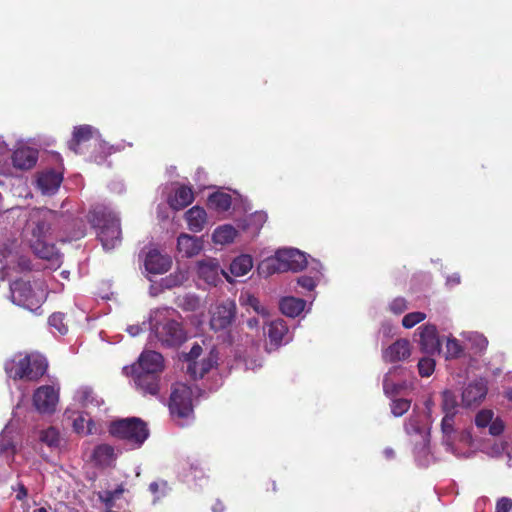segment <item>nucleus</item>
<instances>
[{
  "mask_svg": "<svg viewBox=\"0 0 512 512\" xmlns=\"http://www.w3.org/2000/svg\"><path fill=\"white\" fill-rule=\"evenodd\" d=\"M163 368L164 359L160 353L143 351L139 356L137 366H133V381L137 390L143 395H157Z\"/></svg>",
  "mask_w": 512,
  "mask_h": 512,
  "instance_id": "obj_1",
  "label": "nucleus"
},
{
  "mask_svg": "<svg viewBox=\"0 0 512 512\" xmlns=\"http://www.w3.org/2000/svg\"><path fill=\"white\" fill-rule=\"evenodd\" d=\"M180 318L173 308L158 309L151 315V330L162 345L177 346L185 341L186 334Z\"/></svg>",
  "mask_w": 512,
  "mask_h": 512,
  "instance_id": "obj_2",
  "label": "nucleus"
},
{
  "mask_svg": "<svg viewBox=\"0 0 512 512\" xmlns=\"http://www.w3.org/2000/svg\"><path fill=\"white\" fill-rule=\"evenodd\" d=\"M88 221L97 229V236L105 250H111L120 244V219L109 207L96 205L89 212Z\"/></svg>",
  "mask_w": 512,
  "mask_h": 512,
  "instance_id": "obj_3",
  "label": "nucleus"
},
{
  "mask_svg": "<svg viewBox=\"0 0 512 512\" xmlns=\"http://www.w3.org/2000/svg\"><path fill=\"white\" fill-rule=\"evenodd\" d=\"M48 363L45 357L32 353L18 355L5 364V371L10 378L36 381L47 371Z\"/></svg>",
  "mask_w": 512,
  "mask_h": 512,
  "instance_id": "obj_4",
  "label": "nucleus"
},
{
  "mask_svg": "<svg viewBox=\"0 0 512 512\" xmlns=\"http://www.w3.org/2000/svg\"><path fill=\"white\" fill-rule=\"evenodd\" d=\"M307 265L304 253L297 249H282L273 258L266 259L259 265L261 273L270 275L275 272L300 271Z\"/></svg>",
  "mask_w": 512,
  "mask_h": 512,
  "instance_id": "obj_5",
  "label": "nucleus"
},
{
  "mask_svg": "<svg viewBox=\"0 0 512 512\" xmlns=\"http://www.w3.org/2000/svg\"><path fill=\"white\" fill-rule=\"evenodd\" d=\"M11 300L32 312L38 311L46 300V291L41 283L32 287L29 282L17 280L10 284Z\"/></svg>",
  "mask_w": 512,
  "mask_h": 512,
  "instance_id": "obj_6",
  "label": "nucleus"
},
{
  "mask_svg": "<svg viewBox=\"0 0 512 512\" xmlns=\"http://www.w3.org/2000/svg\"><path fill=\"white\" fill-rule=\"evenodd\" d=\"M109 431L113 436L127 441L135 448L140 447L149 435L146 424L139 418L114 421L111 423Z\"/></svg>",
  "mask_w": 512,
  "mask_h": 512,
  "instance_id": "obj_7",
  "label": "nucleus"
},
{
  "mask_svg": "<svg viewBox=\"0 0 512 512\" xmlns=\"http://www.w3.org/2000/svg\"><path fill=\"white\" fill-rule=\"evenodd\" d=\"M192 388L184 383H177L173 386L169 408L172 416L180 419L189 418L193 413Z\"/></svg>",
  "mask_w": 512,
  "mask_h": 512,
  "instance_id": "obj_8",
  "label": "nucleus"
},
{
  "mask_svg": "<svg viewBox=\"0 0 512 512\" xmlns=\"http://www.w3.org/2000/svg\"><path fill=\"white\" fill-rule=\"evenodd\" d=\"M236 304L234 301L226 300L211 306L210 328L215 332L228 329L236 318Z\"/></svg>",
  "mask_w": 512,
  "mask_h": 512,
  "instance_id": "obj_9",
  "label": "nucleus"
},
{
  "mask_svg": "<svg viewBox=\"0 0 512 512\" xmlns=\"http://www.w3.org/2000/svg\"><path fill=\"white\" fill-rule=\"evenodd\" d=\"M38 148L27 141L17 143L12 155V162L15 168L20 170H29L33 168L38 161Z\"/></svg>",
  "mask_w": 512,
  "mask_h": 512,
  "instance_id": "obj_10",
  "label": "nucleus"
},
{
  "mask_svg": "<svg viewBox=\"0 0 512 512\" xmlns=\"http://www.w3.org/2000/svg\"><path fill=\"white\" fill-rule=\"evenodd\" d=\"M10 269L17 271L28 270L30 269V261L28 258L20 256L18 252L4 247L0 250V282L6 279V270Z\"/></svg>",
  "mask_w": 512,
  "mask_h": 512,
  "instance_id": "obj_11",
  "label": "nucleus"
},
{
  "mask_svg": "<svg viewBox=\"0 0 512 512\" xmlns=\"http://www.w3.org/2000/svg\"><path fill=\"white\" fill-rule=\"evenodd\" d=\"M196 265L198 278L210 286H216L221 282V274L230 281L229 276L220 268L218 261L214 258L200 260Z\"/></svg>",
  "mask_w": 512,
  "mask_h": 512,
  "instance_id": "obj_12",
  "label": "nucleus"
},
{
  "mask_svg": "<svg viewBox=\"0 0 512 512\" xmlns=\"http://www.w3.org/2000/svg\"><path fill=\"white\" fill-rule=\"evenodd\" d=\"M58 399V391L53 386H41L34 392L33 404L40 413H52Z\"/></svg>",
  "mask_w": 512,
  "mask_h": 512,
  "instance_id": "obj_13",
  "label": "nucleus"
},
{
  "mask_svg": "<svg viewBox=\"0 0 512 512\" xmlns=\"http://www.w3.org/2000/svg\"><path fill=\"white\" fill-rule=\"evenodd\" d=\"M419 331V344L421 350L429 355L440 353V340L437 333L436 326L432 324H426L418 328Z\"/></svg>",
  "mask_w": 512,
  "mask_h": 512,
  "instance_id": "obj_14",
  "label": "nucleus"
},
{
  "mask_svg": "<svg viewBox=\"0 0 512 512\" xmlns=\"http://www.w3.org/2000/svg\"><path fill=\"white\" fill-rule=\"evenodd\" d=\"M487 394V384L484 380H475L464 387L462 391V405L471 407L480 404Z\"/></svg>",
  "mask_w": 512,
  "mask_h": 512,
  "instance_id": "obj_15",
  "label": "nucleus"
},
{
  "mask_svg": "<svg viewBox=\"0 0 512 512\" xmlns=\"http://www.w3.org/2000/svg\"><path fill=\"white\" fill-rule=\"evenodd\" d=\"M145 269L152 274H163L167 272L172 264L168 255H162L158 250H150L145 258Z\"/></svg>",
  "mask_w": 512,
  "mask_h": 512,
  "instance_id": "obj_16",
  "label": "nucleus"
},
{
  "mask_svg": "<svg viewBox=\"0 0 512 512\" xmlns=\"http://www.w3.org/2000/svg\"><path fill=\"white\" fill-rule=\"evenodd\" d=\"M203 249V241L199 237L182 233L177 239V251L186 258L198 255Z\"/></svg>",
  "mask_w": 512,
  "mask_h": 512,
  "instance_id": "obj_17",
  "label": "nucleus"
},
{
  "mask_svg": "<svg viewBox=\"0 0 512 512\" xmlns=\"http://www.w3.org/2000/svg\"><path fill=\"white\" fill-rule=\"evenodd\" d=\"M63 176L54 170H48L40 173L37 178V186L43 194L52 195L60 187Z\"/></svg>",
  "mask_w": 512,
  "mask_h": 512,
  "instance_id": "obj_18",
  "label": "nucleus"
},
{
  "mask_svg": "<svg viewBox=\"0 0 512 512\" xmlns=\"http://www.w3.org/2000/svg\"><path fill=\"white\" fill-rule=\"evenodd\" d=\"M411 354L410 343L406 339H400L390 345L383 352L386 362H397L407 359Z\"/></svg>",
  "mask_w": 512,
  "mask_h": 512,
  "instance_id": "obj_19",
  "label": "nucleus"
},
{
  "mask_svg": "<svg viewBox=\"0 0 512 512\" xmlns=\"http://www.w3.org/2000/svg\"><path fill=\"white\" fill-rule=\"evenodd\" d=\"M455 416L456 415L452 414H444L441 421L442 443L447 447V450L453 454H456L454 442L457 438V431L454 428Z\"/></svg>",
  "mask_w": 512,
  "mask_h": 512,
  "instance_id": "obj_20",
  "label": "nucleus"
},
{
  "mask_svg": "<svg viewBox=\"0 0 512 512\" xmlns=\"http://www.w3.org/2000/svg\"><path fill=\"white\" fill-rule=\"evenodd\" d=\"M217 363V355L211 351L206 358L199 362L189 363L187 366V373L193 378H202L208 373Z\"/></svg>",
  "mask_w": 512,
  "mask_h": 512,
  "instance_id": "obj_21",
  "label": "nucleus"
},
{
  "mask_svg": "<svg viewBox=\"0 0 512 512\" xmlns=\"http://www.w3.org/2000/svg\"><path fill=\"white\" fill-rule=\"evenodd\" d=\"M405 431L407 432V434H415L421 438V451L425 453L429 442V428L421 425V416L418 414H412L405 424Z\"/></svg>",
  "mask_w": 512,
  "mask_h": 512,
  "instance_id": "obj_22",
  "label": "nucleus"
},
{
  "mask_svg": "<svg viewBox=\"0 0 512 512\" xmlns=\"http://www.w3.org/2000/svg\"><path fill=\"white\" fill-rule=\"evenodd\" d=\"M74 401L87 410L99 408L104 403L103 399L98 397L94 393L93 389L87 386L80 387L76 391L74 395Z\"/></svg>",
  "mask_w": 512,
  "mask_h": 512,
  "instance_id": "obj_23",
  "label": "nucleus"
},
{
  "mask_svg": "<svg viewBox=\"0 0 512 512\" xmlns=\"http://www.w3.org/2000/svg\"><path fill=\"white\" fill-rule=\"evenodd\" d=\"M288 328L282 319H276L269 323L267 329V336L271 345L278 347L283 343H287Z\"/></svg>",
  "mask_w": 512,
  "mask_h": 512,
  "instance_id": "obj_24",
  "label": "nucleus"
},
{
  "mask_svg": "<svg viewBox=\"0 0 512 512\" xmlns=\"http://www.w3.org/2000/svg\"><path fill=\"white\" fill-rule=\"evenodd\" d=\"M188 228L193 232H200L206 224V212L199 206H194L185 213Z\"/></svg>",
  "mask_w": 512,
  "mask_h": 512,
  "instance_id": "obj_25",
  "label": "nucleus"
},
{
  "mask_svg": "<svg viewBox=\"0 0 512 512\" xmlns=\"http://www.w3.org/2000/svg\"><path fill=\"white\" fill-rule=\"evenodd\" d=\"M92 457L98 466L107 467L114 462L116 454L112 446L101 444L95 447Z\"/></svg>",
  "mask_w": 512,
  "mask_h": 512,
  "instance_id": "obj_26",
  "label": "nucleus"
},
{
  "mask_svg": "<svg viewBox=\"0 0 512 512\" xmlns=\"http://www.w3.org/2000/svg\"><path fill=\"white\" fill-rule=\"evenodd\" d=\"M193 200L192 189L188 186H181L176 189L174 196L169 200V204L173 209L181 210L191 204Z\"/></svg>",
  "mask_w": 512,
  "mask_h": 512,
  "instance_id": "obj_27",
  "label": "nucleus"
},
{
  "mask_svg": "<svg viewBox=\"0 0 512 512\" xmlns=\"http://www.w3.org/2000/svg\"><path fill=\"white\" fill-rule=\"evenodd\" d=\"M305 305L303 299L288 296L280 301V310L288 317H296L304 310Z\"/></svg>",
  "mask_w": 512,
  "mask_h": 512,
  "instance_id": "obj_28",
  "label": "nucleus"
},
{
  "mask_svg": "<svg viewBox=\"0 0 512 512\" xmlns=\"http://www.w3.org/2000/svg\"><path fill=\"white\" fill-rule=\"evenodd\" d=\"M240 304L247 310L252 309L262 317H268L269 310L266 306L262 305L257 297L249 292L242 293L239 298Z\"/></svg>",
  "mask_w": 512,
  "mask_h": 512,
  "instance_id": "obj_29",
  "label": "nucleus"
},
{
  "mask_svg": "<svg viewBox=\"0 0 512 512\" xmlns=\"http://www.w3.org/2000/svg\"><path fill=\"white\" fill-rule=\"evenodd\" d=\"M50 212H37L36 220H31V224H35V227L32 228V235L34 240H45L46 234L50 229L49 223L47 222V215Z\"/></svg>",
  "mask_w": 512,
  "mask_h": 512,
  "instance_id": "obj_30",
  "label": "nucleus"
},
{
  "mask_svg": "<svg viewBox=\"0 0 512 512\" xmlns=\"http://www.w3.org/2000/svg\"><path fill=\"white\" fill-rule=\"evenodd\" d=\"M16 452L13 430L6 426L0 434V455L13 457Z\"/></svg>",
  "mask_w": 512,
  "mask_h": 512,
  "instance_id": "obj_31",
  "label": "nucleus"
},
{
  "mask_svg": "<svg viewBox=\"0 0 512 512\" xmlns=\"http://www.w3.org/2000/svg\"><path fill=\"white\" fill-rule=\"evenodd\" d=\"M31 248L34 253L42 259L53 260L54 258H58L56 247L53 244L47 243L45 240L32 241Z\"/></svg>",
  "mask_w": 512,
  "mask_h": 512,
  "instance_id": "obj_32",
  "label": "nucleus"
},
{
  "mask_svg": "<svg viewBox=\"0 0 512 512\" xmlns=\"http://www.w3.org/2000/svg\"><path fill=\"white\" fill-rule=\"evenodd\" d=\"M461 336L470 344V349L476 354L483 353L488 346L486 337L478 332H463Z\"/></svg>",
  "mask_w": 512,
  "mask_h": 512,
  "instance_id": "obj_33",
  "label": "nucleus"
},
{
  "mask_svg": "<svg viewBox=\"0 0 512 512\" xmlns=\"http://www.w3.org/2000/svg\"><path fill=\"white\" fill-rule=\"evenodd\" d=\"M253 267V260L250 255H240L230 265L231 274L239 277L246 275Z\"/></svg>",
  "mask_w": 512,
  "mask_h": 512,
  "instance_id": "obj_34",
  "label": "nucleus"
},
{
  "mask_svg": "<svg viewBox=\"0 0 512 512\" xmlns=\"http://www.w3.org/2000/svg\"><path fill=\"white\" fill-rule=\"evenodd\" d=\"M237 235L236 229L232 225H222L216 228L213 232L212 239L216 244L231 243Z\"/></svg>",
  "mask_w": 512,
  "mask_h": 512,
  "instance_id": "obj_35",
  "label": "nucleus"
},
{
  "mask_svg": "<svg viewBox=\"0 0 512 512\" xmlns=\"http://www.w3.org/2000/svg\"><path fill=\"white\" fill-rule=\"evenodd\" d=\"M311 273L313 275H303L298 278V284L307 290H313L322 276L321 264L319 262L315 261L313 263Z\"/></svg>",
  "mask_w": 512,
  "mask_h": 512,
  "instance_id": "obj_36",
  "label": "nucleus"
},
{
  "mask_svg": "<svg viewBox=\"0 0 512 512\" xmlns=\"http://www.w3.org/2000/svg\"><path fill=\"white\" fill-rule=\"evenodd\" d=\"M208 205L218 212L227 211L231 206V196L224 192H216L209 196Z\"/></svg>",
  "mask_w": 512,
  "mask_h": 512,
  "instance_id": "obj_37",
  "label": "nucleus"
},
{
  "mask_svg": "<svg viewBox=\"0 0 512 512\" xmlns=\"http://www.w3.org/2000/svg\"><path fill=\"white\" fill-rule=\"evenodd\" d=\"M73 428L75 432L84 435H90L97 432V429L92 419L84 414H79L73 420Z\"/></svg>",
  "mask_w": 512,
  "mask_h": 512,
  "instance_id": "obj_38",
  "label": "nucleus"
},
{
  "mask_svg": "<svg viewBox=\"0 0 512 512\" xmlns=\"http://www.w3.org/2000/svg\"><path fill=\"white\" fill-rule=\"evenodd\" d=\"M39 440L49 448H58L62 439L60 432L55 427H48L39 432Z\"/></svg>",
  "mask_w": 512,
  "mask_h": 512,
  "instance_id": "obj_39",
  "label": "nucleus"
},
{
  "mask_svg": "<svg viewBox=\"0 0 512 512\" xmlns=\"http://www.w3.org/2000/svg\"><path fill=\"white\" fill-rule=\"evenodd\" d=\"M441 407L444 414H457L458 401L457 396L450 390H445L441 394Z\"/></svg>",
  "mask_w": 512,
  "mask_h": 512,
  "instance_id": "obj_40",
  "label": "nucleus"
},
{
  "mask_svg": "<svg viewBox=\"0 0 512 512\" xmlns=\"http://www.w3.org/2000/svg\"><path fill=\"white\" fill-rule=\"evenodd\" d=\"M463 353V347L455 337H448L446 341V358H459Z\"/></svg>",
  "mask_w": 512,
  "mask_h": 512,
  "instance_id": "obj_41",
  "label": "nucleus"
},
{
  "mask_svg": "<svg viewBox=\"0 0 512 512\" xmlns=\"http://www.w3.org/2000/svg\"><path fill=\"white\" fill-rule=\"evenodd\" d=\"M410 406L411 402L408 399H393L391 402V412L395 417H400L409 410Z\"/></svg>",
  "mask_w": 512,
  "mask_h": 512,
  "instance_id": "obj_42",
  "label": "nucleus"
},
{
  "mask_svg": "<svg viewBox=\"0 0 512 512\" xmlns=\"http://www.w3.org/2000/svg\"><path fill=\"white\" fill-rule=\"evenodd\" d=\"M419 374L422 377H429L435 370V360L430 357H424L418 362Z\"/></svg>",
  "mask_w": 512,
  "mask_h": 512,
  "instance_id": "obj_43",
  "label": "nucleus"
},
{
  "mask_svg": "<svg viewBox=\"0 0 512 512\" xmlns=\"http://www.w3.org/2000/svg\"><path fill=\"white\" fill-rule=\"evenodd\" d=\"M65 316L62 313H54L49 318V324L51 327L56 329L61 335H64L68 331V327L64 322Z\"/></svg>",
  "mask_w": 512,
  "mask_h": 512,
  "instance_id": "obj_44",
  "label": "nucleus"
},
{
  "mask_svg": "<svg viewBox=\"0 0 512 512\" xmlns=\"http://www.w3.org/2000/svg\"><path fill=\"white\" fill-rule=\"evenodd\" d=\"M266 220L267 215L264 212H255L254 214L250 215L247 225L243 226V228L248 229L249 227H253L254 232L257 233L262 225L266 222Z\"/></svg>",
  "mask_w": 512,
  "mask_h": 512,
  "instance_id": "obj_45",
  "label": "nucleus"
},
{
  "mask_svg": "<svg viewBox=\"0 0 512 512\" xmlns=\"http://www.w3.org/2000/svg\"><path fill=\"white\" fill-rule=\"evenodd\" d=\"M426 318L423 312H411L406 314L402 319V324L405 328H412Z\"/></svg>",
  "mask_w": 512,
  "mask_h": 512,
  "instance_id": "obj_46",
  "label": "nucleus"
},
{
  "mask_svg": "<svg viewBox=\"0 0 512 512\" xmlns=\"http://www.w3.org/2000/svg\"><path fill=\"white\" fill-rule=\"evenodd\" d=\"M494 413L492 410L483 409L479 411L475 417V424L478 428L488 427L492 421Z\"/></svg>",
  "mask_w": 512,
  "mask_h": 512,
  "instance_id": "obj_47",
  "label": "nucleus"
},
{
  "mask_svg": "<svg viewBox=\"0 0 512 512\" xmlns=\"http://www.w3.org/2000/svg\"><path fill=\"white\" fill-rule=\"evenodd\" d=\"M123 493V488L118 487L113 491H104L100 495V499L105 503L106 507H112L116 499H118Z\"/></svg>",
  "mask_w": 512,
  "mask_h": 512,
  "instance_id": "obj_48",
  "label": "nucleus"
},
{
  "mask_svg": "<svg viewBox=\"0 0 512 512\" xmlns=\"http://www.w3.org/2000/svg\"><path fill=\"white\" fill-rule=\"evenodd\" d=\"M398 370H399L398 368H393L384 377L383 388H384L385 394H387V395L393 394V393L397 392L399 389V386L391 380L392 373L397 372Z\"/></svg>",
  "mask_w": 512,
  "mask_h": 512,
  "instance_id": "obj_49",
  "label": "nucleus"
},
{
  "mask_svg": "<svg viewBox=\"0 0 512 512\" xmlns=\"http://www.w3.org/2000/svg\"><path fill=\"white\" fill-rule=\"evenodd\" d=\"M90 138H91V130H88V129L76 130L73 135L71 148L77 152V150L73 146V144L76 143L77 145H79L81 142L88 141Z\"/></svg>",
  "mask_w": 512,
  "mask_h": 512,
  "instance_id": "obj_50",
  "label": "nucleus"
},
{
  "mask_svg": "<svg viewBox=\"0 0 512 512\" xmlns=\"http://www.w3.org/2000/svg\"><path fill=\"white\" fill-rule=\"evenodd\" d=\"M168 485L166 481H155L149 485V490L152 494L156 495L157 498L165 495Z\"/></svg>",
  "mask_w": 512,
  "mask_h": 512,
  "instance_id": "obj_51",
  "label": "nucleus"
},
{
  "mask_svg": "<svg viewBox=\"0 0 512 512\" xmlns=\"http://www.w3.org/2000/svg\"><path fill=\"white\" fill-rule=\"evenodd\" d=\"M389 309L394 314H401L407 309V302L404 298H395L389 305Z\"/></svg>",
  "mask_w": 512,
  "mask_h": 512,
  "instance_id": "obj_52",
  "label": "nucleus"
},
{
  "mask_svg": "<svg viewBox=\"0 0 512 512\" xmlns=\"http://www.w3.org/2000/svg\"><path fill=\"white\" fill-rule=\"evenodd\" d=\"M489 427V433L493 436H497L499 434H501L504 430V424L502 422L501 419L499 418H493L492 421L490 422V424L488 425Z\"/></svg>",
  "mask_w": 512,
  "mask_h": 512,
  "instance_id": "obj_53",
  "label": "nucleus"
},
{
  "mask_svg": "<svg viewBox=\"0 0 512 512\" xmlns=\"http://www.w3.org/2000/svg\"><path fill=\"white\" fill-rule=\"evenodd\" d=\"M511 509L512 500L508 497H502L496 503V512H509Z\"/></svg>",
  "mask_w": 512,
  "mask_h": 512,
  "instance_id": "obj_54",
  "label": "nucleus"
},
{
  "mask_svg": "<svg viewBox=\"0 0 512 512\" xmlns=\"http://www.w3.org/2000/svg\"><path fill=\"white\" fill-rule=\"evenodd\" d=\"M202 353V347L198 344L194 345L190 352L186 356V360L189 363L197 362L196 359L201 355Z\"/></svg>",
  "mask_w": 512,
  "mask_h": 512,
  "instance_id": "obj_55",
  "label": "nucleus"
},
{
  "mask_svg": "<svg viewBox=\"0 0 512 512\" xmlns=\"http://www.w3.org/2000/svg\"><path fill=\"white\" fill-rule=\"evenodd\" d=\"M172 275L169 277L168 281L170 284L168 286H174V285H180L185 279V275L183 273H179L178 275H175V280H172Z\"/></svg>",
  "mask_w": 512,
  "mask_h": 512,
  "instance_id": "obj_56",
  "label": "nucleus"
},
{
  "mask_svg": "<svg viewBox=\"0 0 512 512\" xmlns=\"http://www.w3.org/2000/svg\"><path fill=\"white\" fill-rule=\"evenodd\" d=\"M127 332L131 335V336H137L139 335L141 332H142V327L139 326V325H130L127 327Z\"/></svg>",
  "mask_w": 512,
  "mask_h": 512,
  "instance_id": "obj_57",
  "label": "nucleus"
},
{
  "mask_svg": "<svg viewBox=\"0 0 512 512\" xmlns=\"http://www.w3.org/2000/svg\"><path fill=\"white\" fill-rule=\"evenodd\" d=\"M16 498L18 500H23L27 496V489L23 484L18 485V489L16 490Z\"/></svg>",
  "mask_w": 512,
  "mask_h": 512,
  "instance_id": "obj_58",
  "label": "nucleus"
},
{
  "mask_svg": "<svg viewBox=\"0 0 512 512\" xmlns=\"http://www.w3.org/2000/svg\"><path fill=\"white\" fill-rule=\"evenodd\" d=\"M460 283V275L458 273H454L451 276L447 277V284L450 286H455Z\"/></svg>",
  "mask_w": 512,
  "mask_h": 512,
  "instance_id": "obj_59",
  "label": "nucleus"
},
{
  "mask_svg": "<svg viewBox=\"0 0 512 512\" xmlns=\"http://www.w3.org/2000/svg\"><path fill=\"white\" fill-rule=\"evenodd\" d=\"M247 325H248L250 328H256V327H258V325H259V321H258L256 318H250V319H248V321H247Z\"/></svg>",
  "mask_w": 512,
  "mask_h": 512,
  "instance_id": "obj_60",
  "label": "nucleus"
},
{
  "mask_svg": "<svg viewBox=\"0 0 512 512\" xmlns=\"http://www.w3.org/2000/svg\"><path fill=\"white\" fill-rule=\"evenodd\" d=\"M384 454H385L386 458L391 459V458H393V457H394L395 452H394V450H393V449H391V448H386V449L384 450Z\"/></svg>",
  "mask_w": 512,
  "mask_h": 512,
  "instance_id": "obj_61",
  "label": "nucleus"
},
{
  "mask_svg": "<svg viewBox=\"0 0 512 512\" xmlns=\"http://www.w3.org/2000/svg\"><path fill=\"white\" fill-rule=\"evenodd\" d=\"M213 511H214V512H223V511H224V507H223L222 503L217 502V503L213 506Z\"/></svg>",
  "mask_w": 512,
  "mask_h": 512,
  "instance_id": "obj_62",
  "label": "nucleus"
},
{
  "mask_svg": "<svg viewBox=\"0 0 512 512\" xmlns=\"http://www.w3.org/2000/svg\"><path fill=\"white\" fill-rule=\"evenodd\" d=\"M257 367H261V363H257V364L256 363L255 364H250L249 362L246 363V368L247 369L254 370Z\"/></svg>",
  "mask_w": 512,
  "mask_h": 512,
  "instance_id": "obj_63",
  "label": "nucleus"
},
{
  "mask_svg": "<svg viewBox=\"0 0 512 512\" xmlns=\"http://www.w3.org/2000/svg\"><path fill=\"white\" fill-rule=\"evenodd\" d=\"M7 145L4 141L0 139V154L6 151Z\"/></svg>",
  "mask_w": 512,
  "mask_h": 512,
  "instance_id": "obj_64",
  "label": "nucleus"
}]
</instances>
